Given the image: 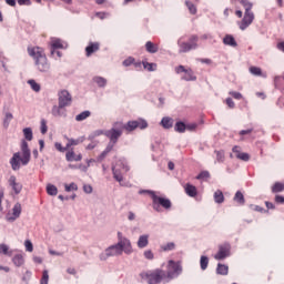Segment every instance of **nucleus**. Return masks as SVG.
<instances>
[{
	"label": "nucleus",
	"mask_w": 284,
	"mask_h": 284,
	"mask_svg": "<svg viewBox=\"0 0 284 284\" xmlns=\"http://www.w3.org/2000/svg\"><path fill=\"white\" fill-rule=\"evenodd\" d=\"M118 243L105 248L104 253L100 254V261H108L110 256H121V254H132V242L128 237H123L121 232L118 233Z\"/></svg>",
	"instance_id": "1"
},
{
	"label": "nucleus",
	"mask_w": 284,
	"mask_h": 284,
	"mask_svg": "<svg viewBox=\"0 0 284 284\" xmlns=\"http://www.w3.org/2000/svg\"><path fill=\"white\" fill-rule=\"evenodd\" d=\"M20 150L21 152L13 153V156L10 159V165L14 172L21 170V165H28V163H30V159L32 158L30 146L26 140L21 141Z\"/></svg>",
	"instance_id": "2"
},
{
	"label": "nucleus",
	"mask_w": 284,
	"mask_h": 284,
	"mask_svg": "<svg viewBox=\"0 0 284 284\" xmlns=\"http://www.w3.org/2000/svg\"><path fill=\"white\" fill-rule=\"evenodd\" d=\"M29 57H32L36 63L37 70L39 72H50V62H48V57L45 55V51L41 47H29L28 48Z\"/></svg>",
	"instance_id": "3"
},
{
	"label": "nucleus",
	"mask_w": 284,
	"mask_h": 284,
	"mask_svg": "<svg viewBox=\"0 0 284 284\" xmlns=\"http://www.w3.org/2000/svg\"><path fill=\"white\" fill-rule=\"evenodd\" d=\"M178 47H179L180 54H184L192 50H196V48H199V36L196 34L191 36L187 42H185V36L181 37L178 40Z\"/></svg>",
	"instance_id": "4"
},
{
	"label": "nucleus",
	"mask_w": 284,
	"mask_h": 284,
	"mask_svg": "<svg viewBox=\"0 0 284 284\" xmlns=\"http://www.w3.org/2000/svg\"><path fill=\"white\" fill-rule=\"evenodd\" d=\"M122 135H123V129L121 126V122H115L113 124V128L104 131V136H106V139L110 140L108 145H112V148H114V145L119 143V139H121Z\"/></svg>",
	"instance_id": "5"
},
{
	"label": "nucleus",
	"mask_w": 284,
	"mask_h": 284,
	"mask_svg": "<svg viewBox=\"0 0 284 284\" xmlns=\"http://www.w3.org/2000/svg\"><path fill=\"white\" fill-rule=\"evenodd\" d=\"M165 274L166 283L174 281V278H179V276L183 274V266H181V262H174V260L169 261L168 272Z\"/></svg>",
	"instance_id": "6"
},
{
	"label": "nucleus",
	"mask_w": 284,
	"mask_h": 284,
	"mask_svg": "<svg viewBox=\"0 0 284 284\" xmlns=\"http://www.w3.org/2000/svg\"><path fill=\"white\" fill-rule=\"evenodd\" d=\"M152 207L154 212H163V210H172V201L168 197H162L156 195H153L152 199ZM163 207V209H162Z\"/></svg>",
	"instance_id": "7"
},
{
	"label": "nucleus",
	"mask_w": 284,
	"mask_h": 284,
	"mask_svg": "<svg viewBox=\"0 0 284 284\" xmlns=\"http://www.w3.org/2000/svg\"><path fill=\"white\" fill-rule=\"evenodd\" d=\"M144 276L145 278H148L149 284H159L162 281H165V283H168L166 273L161 268L149 271L144 274Z\"/></svg>",
	"instance_id": "8"
},
{
	"label": "nucleus",
	"mask_w": 284,
	"mask_h": 284,
	"mask_svg": "<svg viewBox=\"0 0 284 284\" xmlns=\"http://www.w3.org/2000/svg\"><path fill=\"white\" fill-rule=\"evenodd\" d=\"M121 128L126 132H134L136 128H139V130H145V128H148V121L143 119H139V120L129 121L126 124H123L121 122Z\"/></svg>",
	"instance_id": "9"
},
{
	"label": "nucleus",
	"mask_w": 284,
	"mask_h": 284,
	"mask_svg": "<svg viewBox=\"0 0 284 284\" xmlns=\"http://www.w3.org/2000/svg\"><path fill=\"white\" fill-rule=\"evenodd\" d=\"M58 104L64 108H70L72 105V94L68 90H61L58 92Z\"/></svg>",
	"instance_id": "10"
},
{
	"label": "nucleus",
	"mask_w": 284,
	"mask_h": 284,
	"mask_svg": "<svg viewBox=\"0 0 284 284\" xmlns=\"http://www.w3.org/2000/svg\"><path fill=\"white\" fill-rule=\"evenodd\" d=\"M176 74L184 73L182 75V81H196V75H194V71L192 69H185L184 65H179L175 68Z\"/></svg>",
	"instance_id": "11"
},
{
	"label": "nucleus",
	"mask_w": 284,
	"mask_h": 284,
	"mask_svg": "<svg viewBox=\"0 0 284 284\" xmlns=\"http://www.w3.org/2000/svg\"><path fill=\"white\" fill-rule=\"evenodd\" d=\"M232 250V246L230 243H225L219 246L217 253L214 255L215 261H223L230 256V252Z\"/></svg>",
	"instance_id": "12"
},
{
	"label": "nucleus",
	"mask_w": 284,
	"mask_h": 284,
	"mask_svg": "<svg viewBox=\"0 0 284 284\" xmlns=\"http://www.w3.org/2000/svg\"><path fill=\"white\" fill-rule=\"evenodd\" d=\"M252 23H254V12L245 11L242 21L239 22V28L240 30H247Z\"/></svg>",
	"instance_id": "13"
},
{
	"label": "nucleus",
	"mask_w": 284,
	"mask_h": 284,
	"mask_svg": "<svg viewBox=\"0 0 284 284\" xmlns=\"http://www.w3.org/2000/svg\"><path fill=\"white\" fill-rule=\"evenodd\" d=\"M19 216H21V203H16L12 207V213H7L6 221L14 223Z\"/></svg>",
	"instance_id": "14"
},
{
	"label": "nucleus",
	"mask_w": 284,
	"mask_h": 284,
	"mask_svg": "<svg viewBox=\"0 0 284 284\" xmlns=\"http://www.w3.org/2000/svg\"><path fill=\"white\" fill-rule=\"evenodd\" d=\"M65 48H68V45H64L61 39L51 38V48H50L51 57H54L57 50H65Z\"/></svg>",
	"instance_id": "15"
},
{
	"label": "nucleus",
	"mask_w": 284,
	"mask_h": 284,
	"mask_svg": "<svg viewBox=\"0 0 284 284\" xmlns=\"http://www.w3.org/2000/svg\"><path fill=\"white\" fill-rule=\"evenodd\" d=\"M65 108L67 106H63V104H59V103L58 105H53L51 109L52 116H55V118L68 116V110Z\"/></svg>",
	"instance_id": "16"
},
{
	"label": "nucleus",
	"mask_w": 284,
	"mask_h": 284,
	"mask_svg": "<svg viewBox=\"0 0 284 284\" xmlns=\"http://www.w3.org/2000/svg\"><path fill=\"white\" fill-rule=\"evenodd\" d=\"M9 185L10 187H12L14 194H21V191L23 190V185L17 182V176L11 175L9 178Z\"/></svg>",
	"instance_id": "17"
},
{
	"label": "nucleus",
	"mask_w": 284,
	"mask_h": 284,
	"mask_svg": "<svg viewBox=\"0 0 284 284\" xmlns=\"http://www.w3.org/2000/svg\"><path fill=\"white\" fill-rule=\"evenodd\" d=\"M65 159H67V161H68V163H72V162H79V161H82V159H83V155L81 154V153H79L78 155H77V153H74V150L73 149H71L70 151H68L67 153H65Z\"/></svg>",
	"instance_id": "18"
},
{
	"label": "nucleus",
	"mask_w": 284,
	"mask_h": 284,
	"mask_svg": "<svg viewBox=\"0 0 284 284\" xmlns=\"http://www.w3.org/2000/svg\"><path fill=\"white\" fill-rule=\"evenodd\" d=\"M100 45L101 44L99 42H90L85 48L87 57H92L94 52H99Z\"/></svg>",
	"instance_id": "19"
},
{
	"label": "nucleus",
	"mask_w": 284,
	"mask_h": 284,
	"mask_svg": "<svg viewBox=\"0 0 284 284\" xmlns=\"http://www.w3.org/2000/svg\"><path fill=\"white\" fill-rule=\"evenodd\" d=\"M149 244H150V235L148 234L140 235L138 240V247L140 250H143L144 247H148Z\"/></svg>",
	"instance_id": "20"
},
{
	"label": "nucleus",
	"mask_w": 284,
	"mask_h": 284,
	"mask_svg": "<svg viewBox=\"0 0 284 284\" xmlns=\"http://www.w3.org/2000/svg\"><path fill=\"white\" fill-rule=\"evenodd\" d=\"M223 43L224 45H230L231 48H236V45H239V43H236V39H234V36L232 34H226L223 38Z\"/></svg>",
	"instance_id": "21"
},
{
	"label": "nucleus",
	"mask_w": 284,
	"mask_h": 284,
	"mask_svg": "<svg viewBox=\"0 0 284 284\" xmlns=\"http://www.w3.org/2000/svg\"><path fill=\"white\" fill-rule=\"evenodd\" d=\"M216 274L220 276H227V274H230V266L219 263L216 267Z\"/></svg>",
	"instance_id": "22"
},
{
	"label": "nucleus",
	"mask_w": 284,
	"mask_h": 284,
	"mask_svg": "<svg viewBox=\"0 0 284 284\" xmlns=\"http://www.w3.org/2000/svg\"><path fill=\"white\" fill-rule=\"evenodd\" d=\"M185 193L187 194V196H191V199H194V196H196V194H199V191L196 190V186L187 183L184 187Z\"/></svg>",
	"instance_id": "23"
},
{
	"label": "nucleus",
	"mask_w": 284,
	"mask_h": 284,
	"mask_svg": "<svg viewBox=\"0 0 284 284\" xmlns=\"http://www.w3.org/2000/svg\"><path fill=\"white\" fill-rule=\"evenodd\" d=\"M93 83L98 85V88H105L108 85V79L101 77V75H95L92 78Z\"/></svg>",
	"instance_id": "24"
},
{
	"label": "nucleus",
	"mask_w": 284,
	"mask_h": 284,
	"mask_svg": "<svg viewBox=\"0 0 284 284\" xmlns=\"http://www.w3.org/2000/svg\"><path fill=\"white\" fill-rule=\"evenodd\" d=\"M161 125L164 130H170L174 125V119L170 116H164L161 120Z\"/></svg>",
	"instance_id": "25"
},
{
	"label": "nucleus",
	"mask_w": 284,
	"mask_h": 284,
	"mask_svg": "<svg viewBox=\"0 0 284 284\" xmlns=\"http://www.w3.org/2000/svg\"><path fill=\"white\" fill-rule=\"evenodd\" d=\"M214 202L221 205V203L225 202V195H223V191L216 190L213 194Z\"/></svg>",
	"instance_id": "26"
},
{
	"label": "nucleus",
	"mask_w": 284,
	"mask_h": 284,
	"mask_svg": "<svg viewBox=\"0 0 284 284\" xmlns=\"http://www.w3.org/2000/svg\"><path fill=\"white\" fill-rule=\"evenodd\" d=\"M145 50L150 54H156V52H159V45L154 44L152 41H148L145 43Z\"/></svg>",
	"instance_id": "27"
},
{
	"label": "nucleus",
	"mask_w": 284,
	"mask_h": 284,
	"mask_svg": "<svg viewBox=\"0 0 284 284\" xmlns=\"http://www.w3.org/2000/svg\"><path fill=\"white\" fill-rule=\"evenodd\" d=\"M12 263L16 265V267H21V265L26 263V260L23 258L22 254H17L13 256Z\"/></svg>",
	"instance_id": "28"
},
{
	"label": "nucleus",
	"mask_w": 284,
	"mask_h": 284,
	"mask_svg": "<svg viewBox=\"0 0 284 284\" xmlns=\"http://www.w3.org/2000/svg\"><path fill=\"white\" fill-rule=\"evenodd\" d=\"M186 124H185V122H183V121H178L176 123H175V125H174V130H175V132H178L179 134H183L184 132H185V130H186Z\"/></svg>",
	"instance_id": "29"
},
{
	"label": "nucleus",
	"mask_w": 284,
	"mask_h": 284,
	"mask_svg": "<svg viewBox=\"0 0 284 284\" xmlns=\"http://www.w3.org/2000/svg\"><path fill=\"white\" fill-rule=\"evenodd\" d=\"M114 150V146H112V144H108L106 148L104 149V151L98 156L97 161L98 163H101V161H103L105 159V156H108V153Z\"/></svg>",
	"instance_id": "30"
},
{
	"label": "nucleus",
	"mask_w": 284,
	"mask_h": 284,
	"mask_svg": "<svg viewBox=\"0 0 284 284\" xmlns=\"http://www.w3.org/2000/svg\"><path fill=\"white\" fill-rule=\"evenodd\" d=\"M233 201L239 203V205H245V195H243L241 191H237L233 197Z\"/></svg>",
	"instance_id": "31"
},
{
	"label": "nucleus",
	"mask_w": 284,
	"mask_h": 284,
	"mask_svg": "<svg viewBox=\"0 0 284 284\" xmlns=\"http://www.w3.org/2000/svg\"><path fill=\"white\" fill-rule=\"evenodd\" d=\"M281 192H284V183L283 182H275L272 186V193L278 194Z\"/></svg>",
	"instance_id": "32"
},
{
	"label": "nucleus",
	"mask_w": 284,
	"mask_h": 284,
	"mask_svg": "<svg viewBox=\"0 0 284 284\" xmlns=\"http://www.w3.org/2000/svg\"><path fill=\"white\" fill-rule=\"evenodd\" d=\"M207 265H210V257H207L206 255H202L200 257V267L203 272H205V270H207Z\"/></svg>",
	"instance_id": "33"
},
{
	"label": "nucleus",
	"mask_w": 284,
	"mask_h": 284,
	"mask_svg": "<svg viewBox=\"0 0 284 284\" xmlns=\"http://www.w3.org/2000/svg\"><path fill=\"white\" fill-rule=\"evenodd\" d=\"M112 173H113V179H115L118 183H121V181H123V174L116 166H112Z\"/></svg>",
	"instance_id": "34"
},
{
	"label": "nucleus",
	"mask_w": 284,
	"mask_h": 284,
	"mask_svg": "<svg viewBox=\"0 0 284 284\" xmlns=\"http://www.w3.org/2000/svg\"><path fill=\"white\" fill-rule=\"evenodd\" d=\"M85 141V136L79 138L77 140L74 139H69V142L67 143L68 150L72 148V145H79V143H83Z\"/></svg>",
	"instance_id": "35"
},
{
	"label": "nucleus",
	"mask_w": 284,
	"mask_h": 284,
	"mask_svg": "<svg viewBox=\"0 0 284 284\" xmlns=\"http://www.w3.org/2000/svg\"><path fill=\"white\" fill-rule=\"evenodd\" d=\"M47 194H49V196H57V194H59V189H57L54 184H48Z\"/></svg>",
	"instance_id": "36"
},
{
	"label": "nucleus",
	"mask_w": 284,
	"mask_h": 284,
	"mask_svg": "<svg viewBox=\"0 0 284 284\" xmlns=\"http://www.w3.org/2000/svg\"><path fill=\"white\" fill-rule=\"evenodd\" d=\"M241 6L245 9V12H252V8H254V4L250 2V0H237Z\"/></svg>",
	"instance_id": "37"
},
{
	"label": "nucleus",
	"mask_w": 284,
	"mask_h": 284,
	"mask_svg": "<svg viewBox=\"0 0 284 284\" xmlns=\"http://www.w3.org/2000/svg\"><path fill=\"white\" fill-rule=\"evenodd\" d=\"M22 132L26 141H32V139H34L32 128H24Z\"/></svg>",
	"instance_id": "38"
},
{
	"label": "nucleus",
	"mask_w": 284,
	"mask_h": 284,
	"mask_svg": "<svg viewBox=\"0 0 284 284\" xmlns=\"http://www.w3.org/2000/svg\"><path fill=\"white\" fill-rule=\"evenodd\" d=\"M283 81H284L283 74L274 77V85L276 90H281L283 88Z\"/></svg>",
	"instance_id": "39"
},
{
	"label": "nucleus",
	"mask_w": 284,
	"mask_h": 284,
	"mask_svg": "<svg viewBox=\"0 0 284 284\" xmlns=\"http://www.w3.org/2000/svg\"><path fill=\"white\" fill-rule=\"evenodd\" d=\"M142 65H143L144 70H148V72L156 71V63H150L148 61H143Z\"/></svg>",
	"instance_id": "40"
},
{
	"label": "nucleus",
	"mask_w": 284,
	"mask_h": 284,
	"mask_svg": "<svg viewBox=\"0 0 284 284\" xmlns=\"http://www.w3.org/2000/svg\"><path fill=\"white\" fill-rule=\"evenodd\" d=\"M92 112L83 111L80 114L75 115V121H85V119L90 118Z\"/></svg>",
	"instance_id": "41"
},
{
	"label": "nucleus",
	"mask_w": 284,
	"mask_h": 284,
	"mask_svg": "<svg viewBox=\"0 0 284 284\" xmlns=\"http://www.w3.org/2000/svg\"><path fill=\"white\" fill-rule=\"evenodd\" d=\"M28 84L31 87L33 92H41V84L37 83L34 80H28Z\"/></svg>",
	"instance_id": "42"
},
{
	"label": "nucleus",
	"mask_w": 284,
	"mask_h": 284,
	"mask_svg": "<svg viewBox=\"0 0 284 284\" xmlns=\"http://www.w3.org/2000/svg\"><path fill=\"white\" fill-rule=\"evenodd\" d=\"M0 254H4V256H12V251H10L7 244H0Z\"/></svg>",
	"instance_id": "43"
},
{
	"label": "nucleus",
	"mask_w": 284,
	"mask_h": 284,
	"mask_svg": "<svg viewBox=\"0 0 284 284\" xmlns=\"http://www.w3.org/2000/svg\"><path fill=\"white\" fill-rule=\"evenodd\" d=\"M185 6H186V8H187V10H189V12H190L191 14H196L197 9H196V6H195L194 3H192V2L189 1V0H186V1H185Z\"/></svg>",
	"instance_id": "44"
},
{
	"label": "nucleus",
	"mask_w": 284,
	"mask_h": 284,
	"mask_svg": "<svg viewBox=\"0 0 284 284\" xmlns=\"http://www.w3.org/2000/svg\"><path fill=\"white\" fill-rule=\"evenodd\" d=\"M174 247H176L174 242H169L165 245H162L161 250H163V252H172V250H174Z\"/></svg>",
	"instance_id": "45"
},
{
	"label": "nucleus",
	"mask_w": 284,
	"mask_h": 284,
	"mask_svg": "<svg viewBox=\"0 0 284 284\" xmlns=\"http://www.w3.org/2000/svg\"><path fill=\"white\" fill-rule=\"evenodd\" d=\"M50 281V274L48 273V270H44L42 272V277L40 280V284H48Z\"/></svg>",
	"instance_id": "46"
},
{
	"label": "nucleus",
	"mask_w": 284,
	"mask_h": 284,
	"mask_svg": "<svg viewBox=\"0 0 284 284\" xmlns=\"http://www.w3.org/2000/svg\"><path fill=\"white\" fill-rule=\"evenodd\" d=\"M217 163H224L225 161V151H215Z\"/></svg>",
	"instance_id": "47"
},
{
	"label": "nucleus",
	"mask_w": 284,
	"mask_h": 284,
	"mask_svg": "<svg viewBox=\"0 0 284 284\" xmlns=\"http://www.w3.org/2000/svg\"><path fill=\"white\" fill-rule=\"evenodd\" d=\"M64 187H65V192H77V190H79V186L74 182L70 184H65Z\"/></svg>",
	"instance_id": "48"
},
{
	"label": "nucleus",
	"mask_w": 284,
	"mask_h": 284,
	"mask_svg": "<svg viewBox=\"0 0 284 284\" xmlns=\"http://www.w3.org/2000/svg\"><path fill=\"white\" fill-rule=\"evenodd\" d=\"M205 179H210V173L207 171H202L196 175L197 181H205Z\"/></svg>",
	"instance_id": "49"
},
{
	"label": "nucleus",
	"mask_w": 284,
	"mask_h": 284,
	"mask_svg": "<svg viewBox=\"0 0 284 284\" xmlns=\"http://www.w3.org/2000/svg\"><path fill=\"white\" fill-rule=\"evenodd\" d=\"M250 72H251V74H253L254 77H261V74H263V71H262L261 68H258V67H251V68H250Z\"/></svg>",
	"instance_id": "50"
},
{
	"label": "nucleus",
	"mask_w": 284,
	"mask_h": 284,
	"mask_svg": "<svg viewBox=\"0 0 284 284\" xmlns=\"http://www.w3.org/2000/svg\"><path fill=\"white\" fill-rule=\"evenodd\" d=\"M40 130H41V134H47L48 133V121H45V119L41 120Z\"/></svg>",
	"instance_id": "51"
},
{
	"label": "nucleus",
	"mask_w": 284,
	"mask_h": 284,
	"mask_svg": "<svg viewBox=\"0 0 284 284\" xmlns=\"http://www.w3.org/2000/svg\"><path fill=\"white\" fill-rule=\"evenodd\" d=\"M236 159H239L240 161L247 162L250 161V155L247 153L241 152L236 154Z\"/></svg>",
	"instance_id": "52"
},
{
	"label": "nucleus",
	"mask_w": 284,
	"mask_h": 284,
	"mask_svg": "<svg viewBox=\"0 0 284 284\" xmlns=\"http://www.w3.org/2000/svg\"><path fill=\"white\" fill-rule=\"evenodd\" d=\"M133 63H134V58L129 57L122 62V65H124V68H130V65H133Z\"/></svg>",
	"instance_id": "53"
},
{
	"label": "nucleus",
	"mask_w": 284,
	"mask_h": 284,
	"mask_svg": "<svg viewBox=\"0 0 284 284\" xmlns=\"http://www.w3.org/2000/svg\"><path fill=\"white\" fill-rule=\"evenodd\" d=\"M144 258L148 261H154V253H152V250L144 251Z\"/></svg>",
	"instance_id": "54"
},
{
	"label": "nucleus",
	"mask_w": 284,
	"mask_h": 284,
	"mask_svg": "<svg viewBox=\"0 0 284 284\" xmlns=\"http://www.w3.org/2000/svg\"><path fill=\"white\" fill-rule=\"evenodd\" d=\"M230 97H233V99H236L237 101H241V99H243V94H241V92L237 91H231L229 92Z\"/></svg>",
	"instance_id": "55"
},
{
	"label": "nucleus",
	"mask_w": 284,
	"mask_h": 284,
	"mask_svg": "<svg viewBox=\"0 0 284 284\" xmlns=\"http://www.w3.org/2000/svg\"><path fill=\"white\" fill-rule=\"evenodd\" d=\"M24 247H26L27 252H33V250H34V246L32 245V242L30 240H26Z\"/></svg>",
	"instance_id": "56"
},
{
	"label": "nucleus",
	"mask_w": 284,
	"mask_h": 284,
	"mask_svg": "<svg viewBox=\"0 0 284 284\" xmlns=\"http://www.w3.org/2000/svg\"><path fill=\"white\" fill-rule=\"evenodd\" d=\"M54 148H55V150H58V152H68V145L63 146L59 142H55Z\"/></svg>",
	"instance_id": "57"
},
{
	"label": "nucleus",
	"mask_w": 284,
	"mask_h": 284,
	"mask_svg": "<svg viewBox=\"0 0 284 284\" xmlns=\"http://www.w3.org/2000/svg\"><path fill=\"white\" fill-rule=\"evenodd\" d=\"M139 194H149L151 196V199H154V195L156 194V192H154L152 190H140Z\"/></svg>",
	"instance_id": "58"
},
{
	"label": "nucleus",
	"mask_w": 284,
	"mask_h": 284,
	"mask_svg": "<svg viewBox=\"0 0 284 284\" xmlns=\"http://www.w3.org/2000/svg\"><path fill=\"white\" fill-rule=\"evenodd\" d=\"M196 128H199V125L196 123H189V124H186V130L189 132H194V130H196Z\"/></svg>",
	"instance_id": "59"
},
{
	"label": "nucleus",
	"mask_w": 284,
	"mask_h": 284,
	"mask_svg": "<svg viewBox=\"0 0 284 284\" xmlns=\"http://www.w3.org/2000/svg\"><path fill=\"white\" fill-rule=\"evenodd\" d=\"M116 165H122V170H124V172H130V166H128L123 160L118 161Z\"/></svg>",
	"instance_id": "60"
},
{
	"label": "nucleus",
	"mask_w": 284,
	"mask_h": 284,
	"mask_svg": "<svg viewBox=\"0 0 284 284\" xmlns=\"http://www.w3.org/2000/svg\"><path fill=\"white\" fill-rule=\"evenodd\" d=\"M92 191H93L92 185L90 184L83 185V192H85V194H92Z\"/></svg>",
	"instance_id": "61"
},
{
	"label": "nucleus",
	"mask_w": 284,
	"mask_h": 284,
	"mask_svg": "<svg viewBox=\"0 0 284 284\" xmlns=\"http://www.w3.org/2000/svg\"><path fill=\"white\" fill-rule=\"evenodd\" d=\"M99 145V141H92L90 144L87 145V150H94Z\"/></svg>",
	"instance_id": "62"
},
{
	"label": "nucleus",
	"mask_w": 284,
	"mask_h": 284,
	"mask_svg": "<svg viewBox=\"0 0 284 284\" xmlns=\"http://www.w3.org/2000/svg\"><path fill=\"white\" fill-rule=\"evenodd\" d=\"M226 105H229V108L231 109H234L236 104L234 103V100H232V98H227Z\"/></svg>",
	"instance_id": "63"
},
{
	"label": "nucleus",
	"mask_w": 284,
	"mask_h": 284,
	"mask_svg": "<svg viewBox=\"0 0 284 284\" xmlns=\"http://www.w3.org/2000/svg\"><path fill=\"white\" fill-rule=\"evenodd\" d=\"M275 203H280L281 205H283L284 196L283 195H275Z\"/></svg>",
	"instance_id": "64"
}]
</instances>
